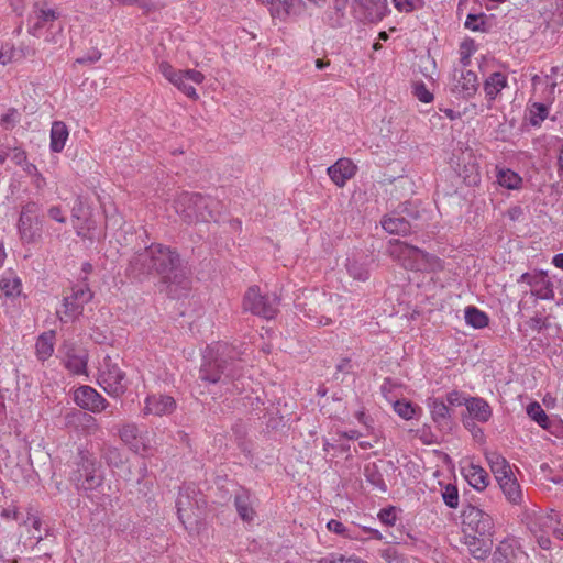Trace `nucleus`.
<instances>
[{"label":"nucleus","mask_w":563,"mask_h":563,"mask_svg":"<svg viewBox=\"0 0 563 563\" xmlns=\"http://www.w3.org/2000/svg\"><path fill=\"white\" fill-rule=\"evenodd\" d=\"M179 267L180 256L175 250L153 243L131 257L128 271L139 279L155 274L164 282H170Z\"/></svg>","instance_id":"nucleus-1"},{"label":"nucleus","mask_w":563,"mask_h":563,"mask_svg":"<svg viewBox=\"0 0 563 563\" xmlns=\"http://www.w3.org/2000/svg\"><path fill=\"white\" fill-rule=\"evenodd\" d=\"M238 355L235 349L228 343H216L206 349L200 367V378L216 384L225 378H234L236 365L233 360Z\"/></svg>","instance_id":"nucleus-2"},{"label":"nucleus","mask_w":563,"mask_h":563,"mask_svg":"<svg viewBox=\"0 0 563 563\" xmlns=\"http://www.w3.org/2000/svg\"><path fill=\"white\" fill-rule=\"evenodd\" d=\"M216 201L200 194L181 192L174 201L175 212L188 224L216 220Z\"/></svg>","instance_id":"nucleus-3"},{"label":"nucleus","mask_w":563,"mask_h":563,"mask_svg":"<svg viewBox=\"0 0 563 563\" xmlns=\"http://www.w3.org/2000/svg\"><path fill=\"white\" fill-rule=\"evenodd\" d=\"M388 253L406 269L417 272L427 271L433 266L434 262L439 261L438 257L400 240L389 242Z\"/></svg>","instance_id":"nucleus-4"},{"label":"nucleus","mask_w":563,"mask_h":563,"mask_svg":"<svg viewBox=\"0 0 563 563\" xmlns=\"http://www.w3.org/2000/svg\"><path fill=\"white\" fill-rule=\"evenodd\" d=\"M159 73L175 86L179 91L192 100L199 98L195 85H200L205 80V75L196 69H176L169 63L162 62L158 66Z\"/></svg>","instance_id":"nucleus-5"},{"label":"nucleus","mask_w":563,"mask_h":563,"mask_svg":"<svg viewBox=\"0 0 563 563\" xmlns=\"http://www.w3.org/2000/svg\"><path fill=\"white\" fill-rule=\"evenodd\" d=\"M98 384L110 396L118 397L124 394L128 384L124 372L118 361L106 355L99 366Z\"/></svg>","instance_id":"nucleus-6"},{"label":"nucleus","mask_w":563,"mask_h":563,"mask_svg":"<svg viewBox=\"0 0 563 563\" xmlns=\"http://www.w3.org/2000/svg\"><path fill=\"white\" fill-rule=\"evenodd\" d=\"M92 299V291L86 284L76 285L70 294L63 299L62 307L56 311L62 322L75 321L84 311L85 305Z\"/></svg>","instance_id":"nucleus-7"},{"label":"nucleus","mask_w":563,"mask_h":563,"mask_svg":"<svg viewBox=\"0 0 563 563\" xmlns=\"http://www.w3.org/2000/svg\"><path fill=\"white\" fill-rule=\"evenodd\" d=\"M79 457L78 470L74 475L77 487L85 490L96 489L103 482L100 464L88 451L80 452Z\"/></svg>","instance_id":"nucleus-8"},{"label":"nucleus","mask_w":563,"mask_h":563,"mask_svg":"<svg viewBox=\"0 0 563 563\" xmlns=\"http://www.w3.org/2000/svg\"><path fill=\"white\" fill-rule=\"evenodd\" d=\"M58 18V13L51 8L36 7L30 16L29 33L35 37H42L43 30L52 33V36H45V41L48 43H57L56 35L62 32L63 27L56 25L55 21Z\"/></svg>","instance_id":"nucleus-9"},{"label":"nucleus","mask_w":563,"mask_h":563,"mask_svg":"<svg viewBox=\"0 0 563 563\" xmlns=\"http://www.w3.org/2000/svg\"><path fill=\"white\" fill-rule=\"evenodd\" d=\"M462 526L464 533H475L481 537H490L494 530L490 515L471 504L463 507Z\"/></svg>","instance_id":"nucleus-10"},{"label":"nucleus","mask_w":563,"mask_h":563,"mask_svg":"<svg viewBox=\"0 0 563 563\" xmlns=\"http://www.w3.org/2000/svg\"><path fill=\"white\" fill-rule=\"evenodd\" d=\"M278 298L275 295H262L257 286L249 287V310L264 319H273L278 310Z\"/></svg>","instance_id":"nucleus-11"},{"label":"nucleus","mask_w":563,"mask_h":563,"mask_svg":"<svg viewBox=\"0 0 563 563\" xmlns=\"http://www.w3.org/2000/svg\"><path fill=\"white\" fill-rule=\"evenodd\" d=\"M119 437L135 453L142 454L152 448L151 434L140 430L134 423L123 424L119 429Z\"/></svg>","instance_id":"nucleus-12"},{"label":"nucleus","mask_w":563,"mask_h":563,"mask_svg":"<svg viewBox=\"0 0 563 563\" xmlns=\"http://www.w3.org/2000/svg\"><path fill=\"white\" fill-rule=\"evenodd\" d=\"M518 282L527 283L531 288V294L542 300H552L554 298V286L545 271L533 273H523Z\"/></svg>","instance_id":"nucleus-13"},{"label":"nucleus","mask_w":563,"mask_h":563,"mask_svg":"<svg viewBox=\"0 0 563 563\" xmlns=\"http://www.w3.org/2000/svg\"><path fill=\"white\" fill-rule=\"evenodd\" d=\"M36 211L37 206L34 202H29L22 208L18 229L20 236L24 242H34L40 235L37 228H35V225L38 224V219L34 217Z\"/></svg>","instance_id":"nucleus-14"},{"label":"nucleus","mask_w":563,"mask_h":563,"mask_svg":"<svg viewBox=\"0 0 563 563\" xmlns=\"http://www.w3.org/2000/svg\"><path fill=\"white\" fill-rule=\"evenodd\" d=\"M75 402L91 412H101L108 407V401L90 386H81L75 390Z\"/></svg>","instance_id":"nucleus-15"},{"label":"nucleus","mask_w":563,"mask_h":563,"mask_svg":"<svg viewBox=\"0 0 563 563\" xmlns=\"http://www.w3.org/2000/svg\"><path fill=\"white\" fill-rule=\"evenodd\" d=\"M454 85L452 93L462 99L472 98L478 89L477 75L472 70H454Z\"/></svg>","instance_id":"nucleus-16"},{"label":"nucleus","mask_w":563,"mask_h":563,"mask_svg":"<svg viewBox=\"0 0 563 563\" xmlns=\"http://www.w3.org/2000/svg\"><path fill=\"white\" fill-rule=\"evenodd\" d=\"M176 409V401L167 395H151L145 400L143 409L144 415L165 416L170 415Z\"/></svg>","instance_id":"nucleus-17"},{"label":"nucleus","mask_w":563,"mask_h":563,"mask_svg":"<svg viewBox=\"0 0 563 563\" xmlns=\"http://www.w3.org/2000/svg\"><path fill=\"white\" fill-rule=\"evenodd\" d=\"M327 172L336 186L343 187L355 175L356 166L349 158H340Z\"/></svg>","instance_id":"nucleus-18"},{"label":"nucleus","mask_w":563,"mask_h":563,"mask_svg":"<svg viewBox=\"0 0 563 563\" xmlns=\"http://www.w3.org/2000/svg\"><path fill=\"white\" fill-rule=\"evenodd\" d=\"M497 483L509 504L519 506L523 503V492L515 474L504 475Z\"/></svg>","instance_id":"nucleus-19"},{"label":"nucleus","mask_w":563,"mask_h":563,"mask_svg":"<svg viewBox=\"0 0 563 563\" xmlns=\"http://www.w3.org/2000/svg\"><path fill=\"white\" fill-rule=\"evenodd\" d=\"M87 360L88 355L85 350L76 346H66L64 364L73 374H85Z\"/></svg>","instance_id":"nucleus-20"},{"label":"nucleus","mask_w":563,"mask_h":563,"mask_svg":"<svg viewBox=\"0 0 563 563\" xmlns=\"http://www.w3.org/2000/svg\"><path fill=\"white\" fill-rule=\"evenodd\" d=\"M462 473L468 484L476 490H484L489 484L488 473L479 465L470 462L462 467Z\"/></svg>","instance_id":"nucleus-21"},{"label":"nucleus","mask_w":563,"mask_h":563,"mask_svg":"<svg viewBox=\"0 0 563 563\" xmlns=\"http://www.w3.org/2000/svg\"><path fill=\"white\" fill-rule=\"evenodd\" d=\"M488 537H481L475 533H464V543L471 555L476 560H485L490 551V541Z\"/></svg>","instance_id":"nucleus-22"},{"label":"nucleus","mask_w":563,"mask_h":563,"mask_svg":"<svg viewBox=\"0 0 563 563\" xmlns=\"http://www.w3.org/2000/svg\"><path fill=\"white\" fill-rule=\"evenodd\" d=\"M508 87L507 76L500 71H495L487 76L484 81L483 88L485 92V97L488 102H493L496 100L498 95L503 89Z\"/></svg>","instance_id":"nucleus-23"},{"label":"nucleus","mask_w":563,"mask_h":563,"mask_svg":"<svg viewBox=\"0 0 563 563\" xmlns=\"http://www.w3.org/2000/svg\"><path fill=\"white\" fill-rule=\"evenodd\" d=\"M465 406L470 415L479 422H487L493 415L489 404L479 397L465 399Z\"/></svg>","instance_id":"nucleus-24"},{"label":"nucleus","mask_w":563,"mask_h":563,"mask_svg":"<svg viewBox=\"0 0 563 563\" xmlns=\"http://www.w3.org/2000/svg\"><path fill=\"white\" fill-rule=\"evenodd\" d=\"M485 459L496 481H499L504 475L514 474L509 462L497 451H486Z\"/></svg>","instance_id":"nucleus-25"},{"label":"nucleus","mask_w":563,"mask_h":563,"mask_svg":"<svg viewBox=\"0 0 563 563\" xmlns=\"http://www.w3.org/2000/svg\"><path fill=\"white\" fill-rule=\"evenodd\" d=\"M365 10L364 18L371 22L380 21L387 13V0H354Z\"/></svg>","instance_id":"nucleus-26"},{"label":"nucleus","mask_w":563,"mask_h":563,"mask_svg":"<svg viewBox=\"0 0 563 563\" xmlns=\"http://www.w3.org/2000/svg\"><path fill=\"white\" fill-rule=\"evenodd\" d=\"M177 515L183 525L190 522L194 514V505L191 501L190 492L188 488L180 490L176 501Z\"/></svg>","instance_id":"nucleus-27"},{"label":"nucleus","mask_w":563,"mask_h":563,"mask_svg":"<svg viewBox=\"0 0 563 563\" xmlns=\"http://www.w3.org/2000/svg\"><path fill=\"white\" fill-rule=\"evenodd\" d=\"M552 526L553 518L549 514L539 511L528 517L527 527L534 536L547 533Z\"/></svg>","instance_id":"nucleus-28"},{"label":"nucleus","mask_w":563,"mask_h":563,"mask_svg":"<svg viewBox=\"0 0 563 563\" xmlns=\"http://www.w3.org/2000/svg\"><path fill=\"white\" fill-rule=\"evenodd\" d=\"M432 420L441 428H450L451 415L449 407L438 398L429 402Z\"/></svg>","instance_id":"nucleus-29"},{"label":"nucleus","mask_w":563,"mask_h":563,"mask_svg":"<svg viewBox=\"0 0 563 563\" xmlns=\"http://www.w3.org/2000/svg\"><path fill=\"white\" fill-rule=\"evenodd\" d=\"M383 229L390 234L407 235L411 231V225L402 217L386 216L382 220Z\"/></svg>","instance_id":"nucleus-30"},{"label":"nucleus","mask_w":563,"mask_h":563,"mask_svg":"<svg viewBox=\"0 0 563 563\" xmlns=\"http://www.w3.org/2000/svg\"><path fill=\"white\" fill-rule=\"evenodd\" d=\"M55 345V332L47 331L42 333L36 341V356L40 361H46L53 355Z\"/></svg>","instance_id":"nucleus-31"},{"label":"nucleus","mask_w":563,"mask_h":563,"mask_svg":"<svg viewBox=\"0 0 563 563\" xmlns=\"http://www.w3.org/2000/svg\"><path fill=\"white\" fill-rule=\"evenodd\" d=\"M68 139V129L62 121H56L51 129V150L55 153L62 152Z\"/></svg>","instance_id":"nucleus-32"},{"label":"nucleus","mask_w":563,"mask_h":563,"mask_svg":"<svg viewBox=\"0 0 563 563\" xmlns=\"http://www.w3.org/2000/svg\"><path fill=\"white\" fill-rule=\"evenodd\" d=\"M364 476L366 482L369 483L373 486V488L377 489L380 493L387 492V485L385 483L383 473L380 472L377 463H367L364 466Z\"/></svg>","instance_id":"nucleus-33"},{"label":"nucleus","mask_w":563,"mask_h":563,"mask_svg":"<svg viewBox=\"0 0 563 563\" xmlns=\"http://www.w3.org/2000/svg\"><path fill=\"white\" fill-rule=\"evenodd\" d=\"M349 0H334L331 11L327 13V23L331 27H341L345 20Z\"/></svg>","instance_id":"nucleus-34"},{"label":"nucleus","mask_w":563,"mask_h":563,"mask_svg":"<svg viewBox=\"0 0 563 563\" xmlns=\"http://www.w3.org/2000/svg\"><path fill=\"white\" fill-rule=\"evenodd\" d=\"M301 3V0H279L275 7L269 8V12L273 19L285 21L290 15L292 9Z\"/></svg>","instance_id":"nucleus-35"},{"label":"nucleus","mask_w":563,"mask_h":563,"mask_svg":"<svg viewBox=\"0 0 563 563\" xmlns=\"http://www.w3.org/2000/svg\"><path fill=\"white\" fill-rule=\"evenodd\" d=\"M497 181L507 189H519L522 184V178L510 169H499L497 172Z\"/></svg>","instance_id":"nucleus-36"},{"label":"nucleus","mask_w":563,"mask_h":563,"mask_svg":"<svg viewBox=\"0 0 563 563\" xmlns=\"http://www.w3.org/2000/svg\"><path fill=\"white\" fill-rule=\"evenodd\" d=\"M527 415L542 429L548 430L550 428V419L538 401H532L527 406Z\"/></svg>","instance_id":"nucleus-37"},{"label":"nucleus","mask_w":563,"mask_h":563,"mask_svg":"<svg viewBox=\"0 0 563 563\" xmlns=\"http://www.w3.org/2000/svg\"><path fill=\"white\" fill-rule=\"evenodd\" d=\"M488 320L487 314L476 307H467L465 309V321L475 329L485 328L488 324Z\"/></svg>","instance_id":"nucleus-38"},{"label":"nucleus","mask_w":563,"mask_h":563,"mask_svg":"<svg viewBox=\"0 0 563 563\" xmlns=\"http://www.w3.org/2000/svg\"><path fill=\"white\" fill-rule=\"evenodd\" d=\"M346 269L349 275L355 280L365 282L369 277V271L364 262L356 258H347Z\"/></svg>","instance_id":"nucleus-39"},{"label":"nucleus","mask_w":563,"mask_h":563,"mask_svg":"<svg viewBox=\"0 0 563 563\" xmlns=\"http://www.w3.org/2000/svg\"><path fill=\"white\" fill-rule=\"evenodd\" d=\"M0 289L7 297H15L21 292V280L13 274H8L0 279Z\"/></svg>","instance_id":"nucleus-40"},{"label":"nucleus","mask_w":563,"mask_h":563,"mask_svg":"<svg viewBox=\"0 0 563 563\" xmlns=\"http://www.w3.org/2000/svg\"><path fill=\"white\" fill-rule=\"evenodd\" d=\"M316 563H368V562L363 560L360 556L354 555V554L344 555L341 553L331 552V553H328L324 556H321L318 560H316Z\"/></svg>","instance_id":"nucleus-41"},{"label":"nucleus","mask_w":563,"mask_h":563,"mask_svg":"<svg viewBox=\"0 0 563 563\" xmlns=\"http://www.w3.org/2000/svg\"><path fill=\"white\" fill-rule=\"evenodd\" d=\"M549 115V107L541 102H534L529 108V122L532 126H540Z\"/></svg>","instance_id":"nucleus-42"},{"label":"nucleus","mask_w":563,"mask_h":563,"mask_svg":"<svg viewBox=\"0 0 563 563\" xmlns=\"http://www.w3.org/2000/svg\"><path fill=\"white\" fill-rule=\"evenodd\" d=\"M101 457L111 467H120L124 462L122 452L112 445H104L102 448Z\"/></svg>","instance_id":"nucleus-43"},{"label":"nucleus","mask_w":563,"mask_h":563,"mask_svg":"<svg viewBox=\"0 0 563 563\" xmlns=\"http://www.w3.org/2000/svg\"><path fill=\"white\" fill-rule=\"evenodd\" d=\"M31 523V530H29V539H33L36 542H40L43 539L41 533L42 520L41 518L33 511L32 508L27 509L26 519H24V525Z\"/></svg>","instance_id":"nucleus-44"},{"label":"nucleus","mask_w":563,"mask_h":563,"mask_svg":"<svg viewBox=\"0 0 563 563\" xmlns=\"http://www.w3.org/2000/svg\"><path fill=\"white\" fill-rule=\"evenodd\" d=\"M515 555L514 548L510 542L504 540L499 543L493 554L494 563H510Z\"/></svg>","instance_id":"nucleus-45"},{"label":"nucleus","mask_w":563,"mask_h":563,"mask_svg":"<svg viewBox=\"0 0 563 563\" xmlns=\"http://www.w3.org/2000/svg\"><path fill=\"white\" fill-rule=\"evenodd\" d=\"M395 412L405 420H410L415 417L418 410H421L418 406H415L411 401L397 400L393 405Z\"/></svg>","instance_id":"nucleus-46"},{"label":"nucleus","mask_w":563,"mask_h":563,"mask_svg":"<svg viewBox=\"0 0 563 563\" xmlns=\"http://www.w3.org/2000/svg\"><path fill=\"white\" fill-rule=\"evenodd\" d=\"M464 26L467 30L474 32H485L486 31V15L484 13H470L466 16Z\"/></svg>","instance_id":"nucleus-47"},{"label":"nucleus","mask_w":563,"mask_h":563,"mask_svg":"<svg viewBox=\"0 0 563 563\" xmlns=\"http://www.w3.org/2000/svg\"><path fill=\"white\" fill-rule=\"evenodd\" d=\"M441 495L444 504L448 507L456 508L459 506V490L455 485H445Z\"/></svg>","instance_id":"nucleus-48"},{"label":"nucleus","mask_w":563,"mask_h":563,"mask_svg":"<svg viewBox=\"0 0 563 563\" xmlns=\"http://www.w3.org/2000/svg\"><path fill=\"white\" fill-rule=\"evenodd\" d=\"M413 96L421 102L429 103L433 100V93L422 81L415 82L412 86Z\"/></svg>","instance_id":"nucleus-49"},{"label":"nucleus","mask_w":563,"mask_h":563,"mask_svg":"<svg viewBox=\"0 0 563 563\" xmlns=\"http://www.w3.org/2000/svg\"><path fill=\"white\" fill-rule=\"evenodd\" d=\"M16 49L13 44L5 43L0 46V65L5 66L15 58Z\"/></svg>","instance_id":"nucleus-50"},{"label":"nucleus","mask_w":563,"mask_h":563,"mask_svg":"<svg viewBox=\"0 0 563 563\" xmlns=\"http://www.w3.org/2000/svg\"><path fill=\"white\" fill-rule=\"evenodd\" d=\"M380 556L386 563H405V558L393 547L379 551Z\"/></svg>","instance_id":"nucleus-51"},{"label":"nucleus","mask_w":563,"mask_h":563,"mask_svg":"<svg viewBox=\"0 0 563 563\" xmlns=\"http://www.w3.org/2000/svg\"><path fill=\"white\" fill-rule=\"evenodd\" d=\"M327 528L331 531V532H334L339 536H342L344 538H349V539H352L353 536L350 531V529L347 527H345L341 521L339 520H335V519H331L328 523H327Z\"/></svg>","instance_id":"nucleus-52"},{"label":"nucleus","mask_w":563,"mask_h":563,"mask_svg":"<svg viewBox=\"0 0 563 563\" xmlns=\"http://www.w3.org/2000/svg\"><path fill=\"white\" fill-rule=\"evenodd\" d=\"M20 121V113L16 109H9L7 113L1 117V125L9 130L15 126V124Z\"/></svg>","instance_id":"nucleus-53"},{"label":"nucleus","mask_w":563,"mask_h":563,"mask_svg":"<svg viewBox=\"0 0 563 563\" xmlns=\"http://www.w3.org/2000/svg\"><path fill=\"white\" fill-rule=\"evenodd\" d=\"M5 157L19 166H22L27 161L26 153L19 147L10 148Z\"/></svg>","instance_id":"nucleus-54"},{"label":"nucleus","mask_w":563,"mask_h":563,"mask_svg":"<svg viewBox=\"0 0 563 563\" xmlns=\"http://www.w3.org/2000/svg\"><path fill=\"white\" fill-rule=\"evenodd\" d=\"M379 520L387 525V526H394L396 522V511L394 507L384 508L378 514Z\"/></svg>","instance_id":"nucleus-55"},{"label":"nucleus","mask_w":563,"mask_h":563,"mask_svg":"<svg viewBox=\"0 0 563 563\" xmlns=\"http://www.w3.org/2000/svg\"><path fill=\"white\" fill-rule=\"evenodd\" d=\"M418 0H393L395 8L400 12H412Z\"/></svg>","instance_id":"nucleus-56"},{"label":"nucleus","mask_w":563,"mask_h":563,"mask_svg":"<svg viewBox=\"0 0 563 563\" xmlns=\"http://www.w3.org/2000/svg\"><path fill=\"white\" fill-rule=\"evenodd\" d=\"M528 325L536 331H541L547 328V321L540 316H534L528 321Z\"/></svg>","instance_id":"nucleus-57"},{"label":"nucleus","mask_w":563,"mask_h":563,"mask_svg":"<svg viewBox=\"0 0 563 563\" xmlns=\"http://www.w3.org/2000/svg\"><path fill=\"white\" fill-rule=\"evenodd\" d=\"M48 216H49V218H52L53 220H55L59 223L66 222V218L64 217L62 209L57 206L51 207L48 209Z\"/></svg>","instance_id":"nucleus-58"},{"label":"nucleus","mask_w":563,"mask_h":563,"mask_svg":"<svg viewBox=\"0 0 563 563\" xmlns=\"http://www.w3.org/2000/svg\"><path fill=\"white\" fill-rule=\"evenodd\" d=\"M446 400L452 406H461L463 404L465 405V401H463V399L461 398V394L456 390L449 393L446 396Z\"/></svg>","instance_id":"nucleus-59"},{"label":"nucleus","mask_w":563,"mask_h":563,"mask_svg":"<svg viewBox=\"0 0 563 563\" xmlns=\"http://www.w3.org/2000/svg\"><path fill=\"white\" fill-rule=\"evenodd\" d=\"M0 517L5 518V519L18 520L19 519V510L15 506L2 509L0 512Z\"/></svg>","instance_id":"nucleus-60"},{"label":"nucleus","mask_w":563,"mask_h":563,"mask_svg":"<svg viewBox=\"0 0 563 563\" xmlns=\"http://www.w3.org/2000/svg\"><path fill=\"white\" fill-rule=\"evenodd\" d=\"M252 393L257 394L254 390H252ZM249 405L252 407V410H260V405H264V401L260 395H256L255 397L249 395Z\"/></svg>","instance_id":"nucleus-61"},{"label":"nucleus","mask_w":563,"mask_h":563,"mask_svg":"<svg viewBox=\"0 0 563 563\" xmlns=\"http://www.w3.org/2000/svg\"><path fill=\"white\" fill-rule=\"evenodd\" d=\"M235 506H236V509H238V512L240 515V517L245 520L246 519V506L244 504V500L242 497H236L235 498Z\"/></svg>","instance_id":"nucleus-62"},{"label":"nucleus","mask_w":563,"mask_h":563,"mask_svg":"<svg viewBox=\"0 0 563 563\" xmlns=\"http://www.w3.org/2000/svg\"><path fill=\"white\" fill-rule=\"evenodd\" d=\"M536 537L538 538V543L542 549H544V550L550 549L551 541L548 537L544 536V533H540Z\"/></svg>","instance_id":"nucleus-63"},{"label":"nucleus","mask_w":563,"mask_h":563,"mask_svg":"<svg viewBox=\"0 0 563 563\" xmlns=\"http://www.w3.org/2000/svg\"><path fill=\"white\" fill-rule=\"evenodd\" d=\"M558 175L563 178V144L560 147V153L558 157Z\"/></svg>","instance_id":"nucleus-64"}]
</instances>
